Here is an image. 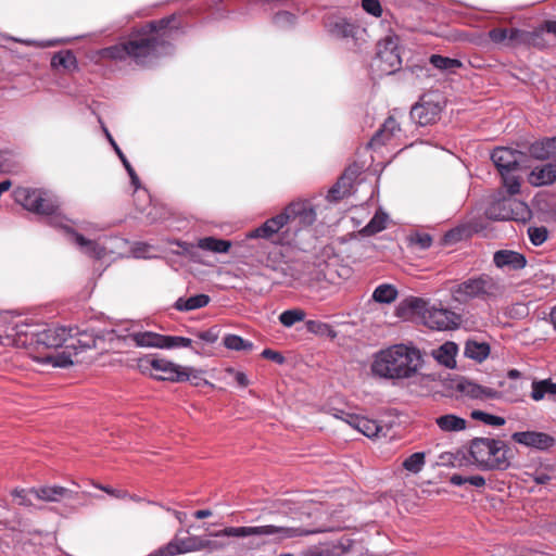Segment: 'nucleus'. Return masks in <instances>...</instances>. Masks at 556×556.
<instances>
[{"instance_id":"f257e3e1","label":"nucleus","mask_w":556,"mask_h":556,"mask_svg":"<svg viewBox=\"0 0 556 556\" xmlns=\"http://www.w3.org/2000/svg\"><path fill=\"white\" fill-rule=\"evenodd\" d=\"M321 530L314 527L304 526H255V527H226L222 530L211 533L214 540L199 535H190L185 539L179 538L181 554L207 551L215 552L225 549L229 543L223 538H248V536H266L268 542L280 543L288 539L304 536L320 532Z\"/></svg>"},{"instance_id":"f03ea898","label":"nucleus","mask_w":556,"mask_h":556,"mask_svg":"<svg viewBox=\"0 0 556 556\" xmlns=\"http://www.w3.org/2000/svg\"><path fill=\"white\" fill-rule=\"evenodd\" d=\"M174 20V16H168L152 21L139 30L131 33L126 40L129 59L137 64L143 65L149 60L159 56L169 45L172 34L169 24Z\"/></svg>"},{"instance_id":"7ed1b4c3","label":"nucleus","mask_w":556,"mask_h":556,"mask_svg":"<svg viewBox=\"0 0 556 556\" xmlns=\"http://www.w3.org/2000/svg\"><path fill=\"white\" fill-rule=\"evenodd\" d=\"M421 363L422 356L418 349L395 344L376 355L371 370L386 379H407L416 375Z\"/></svg>"},{"instance_id":"20e7f679","label":"nucleus","mask_w":556,"mask_h":556,"mask_svg":"<svg viewBox=\"0 0 556 556\" xmlns=\"http://www.w3.org/2000/svg\"><path fill=\"white\" fill-rule=\"evenodd\" d=\"M469 454L482 470H506L514 457L506 442L491 438H475L470 441Z\"/></svg>"},{"instance_id":"39448f33","label":"nucleus","mask_w":556,"mask_h":556,"mask_svg":"<svg viewBox=\"0 0 556 556\" xmlns=\"http://www.w3.org/2000/svg\"><path fill=\"white\" fill-rule=\"evenodd\" d=\"M504 291L505 287L500 278L480 274L454 286L451 294L456 302L467 303L473 299L495 300L502 296Z\"/></svg>"},{"instance_id":"423d86ee","label":"nucleus","mask_w":556,"mask_h":556,"mask_svg":"<svg viewBox=\"0 0 556 556\" xmlns=\"http://www.w3.org/2000/svg\"><path fill=\"white\" fill-rule=\"evenodd\" d=\"M280 214L287 226V237H291L292 242L301 230L311 227L317 218L315 206L308 200L292 201Z\"/></svg>"},{"instance_id":"0eeeda50","label":"nucleus","mask_w":556,"mask_h":556,"mask_svg":"<svg viewBox=\"0 0 556 556\" xmlns=\"http://www.w3.org/2000/svg\"><path fill=\"white\" fill-rule=\"evenodd\" d=\"M73 339L66 343V350H73L71 352H62L47 356H38L37 363L51 365L52 367L66 368L73 365L72 355H76L78 351L91 349L96 346V339L92 334L87 331H79L77 327H73Z\"/></svg>"},{"instance_id":"6e6552de","label":"nucleus","mask_w":556,"mask_h":556,"mask_svg":"<svg viewBox=\"0 0 556 556\" xmlns=\"http://www.w3.org/2000/svg\"><path fill=\"white\" fill-rule=\"evenodd\" d=\"M376 61L379 71L390 75L399 71L402 66L400 53V38L392 34L387 35L377 43Z\"/></svg>"},{"instance_id":"1a4fd4ad","label":"nucleus","mask_w":556,"mask_h":556,"mask_svg":"<svg viewBox=\"0 0 556 556\" xmlns=\"http://www.w3.org/2000/svg\"><path fill=\"white\" fill-rule=\"evenodd\" d=\"M72 327L37 323V345L47 349H58L73 339Z\"/></svg>"},{"instance_id":"9d476101","label":"nucleus","mask_w":556,"mask_h":556,"mask_svg":"<svg viewBox=\"0 0 556 556\" xmlns=\"http://www.w3.org/2000/svg\"><path fill=\"white\" fill-rule=\"evenodd\" d=\"M286 227L285 220L279 213L252 230L249 237L263 238L275 244H291L292 240L291 237H287Z\"/></svg>"},{"instance_id":"9b49d317","label":"nucleus","mask_w":556,"mask_h":556,"mask_svg":"<svg viewBox=\"0 0 556 556\" xmlns=\"http://www.w3.org/2000/svg\"><path fill=\"white\" fill-rule=\"evenodd\" d=\"M329 413L337 419L346 422L352 428L358 430L361 433L368 438H377L383 428L372 419L345 412L339 408H330Z\"/></svg>"},{"instance_id":"f8f14e48","label":"nucleus","mask_w":556,"mask_h":556,"mask_svg":"<svg viewBox=\"0 0 556 556\" xmlns=\"http://www.w3.org/2000/svg\"><path fill=\"white\" fill-rule=\"evenodd\" d=\"M442 108L439 101L427 96L420 98L419 102L410 110L412 119L419 126H427L439 121Z\"/></svg>"},{"instance_id":"ddd939ff","label":"nucleus","mask_w":556,"mask_h":556,"mask_svg":"<svg viewBox=\"0 0 556 556\" xmlns=\"http://www.w3.org/2000/svg\"><path fill=\"white\" fill-rule=\"evenodd\" d=\"M362 168L358 164L353 163L349 165L343 174L339 177L338 181L329 189L327 200L330 202H338L352 192L353 184L359 176Z\"/></svg>"},{"instance_id":"4468645a","label":"nucleus","mask_w":556,"mask_h":556,"mask_svg":"<svg viewBox=\"0 0 556 556\" xmlns=\"http://www.w3.org/2000/svg\"><path fill=\"white\" fill-rule=\"evenodd\" d=\"M422 321L433 330H451L458 326L459 317L446 308L431 307L422 313Z\"/></svg>"},{"instance_id":"2eb2a0df","label":"nucleus","mask_w":556,"mask_h":556,"mask_svg":"<svg viewBox=\"0 0 556 556\" xmlns=\"http://www.w3.org/2000/svg\"><path fill=\"white\" fill-rule=\"evenodd\" d=\"M37 215H46L59 226H63V222L66 220L65 216L61 213L56 195L46 189L37 190Z\"/></svg>"},{"instance_id":"dca6fc26","label":"nucleus","mask_w":556,"mask_h":556,"mask_svg":"<svg viewBox=\"0 0 556 556\" xmlns=\"http://www.w3.org/2000/svg\"><path fill=\"white\" fill-rule=\"evenodd\" d=\"M523 159L525 154L522 152L504 147L494 149L491 154V160L500 174L517 170L521 167Z\"/></svg>"},{"instance_id":"f3484780","label":"nucleus","mask_w":556,"mask_h":556,"mask_svg":"<svg viewBox=\"0 0 556 556\" xmlns=\"http://www.w3.org/2000/svg\"><path fill=\"white\" fill-rule=\"evenodd\" d=\"M511 439L518 444L540 451L548 450L555 444V439L552 435L540 431L514 432Z\"/></svg>"},{"instance_id":"a211bd4d","label":"nucleus","mask_w":556,"mask_h":556,"mask_svg":"<svg viewBox=\"0 0 556 556\" xmlns=\"http://www.w3.org/2000/svg\"><path fill=\"white\" fill-rule=\"evenodd\" d=\"M352 541L340 540L312 545L301 552V556H342L351 548Z\"/></svg>"},{"instance_id":"6ab92c4d","label":"nucleus","mask_w":556,"mask_h":556,"mask_svg":"<svg viewBox=\"0 0 556 556\" xmlns=\"http://www.w3.org/2000/svg\"><path fill=\"white\" fill-rule=\"evenodd\" d=\"M154 364V374L153 378L156 380H167L172 382H182L187 381L188 376L182 372V366H179L168 359L157 358Z\"/></svg>"},{"instance_id":"aec40b11","label":"nucleus","mask_w":556,"mask_h":556,"mask_svg":"<svg viewBox=\"0 0 556 556\" xmlns=\"http://www.w3.org/2000/svg\"><path fill=\"white\" fill-rule=\"evenodd\" d=\"M457 391L462 394L476 400H484V399H500L502 394L500 391H496L492 388L483 387L478 383H475L470 380H460L456 386Z\"/></svg>"},{"instance_id":"412c9836","label":"nucleus","mask_w":556,"mask_h":556,"mask_svg":"<svg viewBox=\"0 0 556 556\" xmlns=\"http://www.w3.org/2000/svg\"><path fill=\"white\" fill-rule=\"evenodd\" d=\"M525 30L519 28H492L489 38L496 45L516 47L522 45Z\"/></svg>"},{"instance_id":"4be33fe9","label":"nucleus","mask_w":556,"mask_h":556,"mask_svg":"<svg viewBox=\"0 0 556 556\" xmlns=\"http://www.w3.org/2000/svg\"><path fill=\"white\" fill-rule=\"evenodd\" d=\"M493 262L497 268H508L510 270L522 269L527 260L523 254L511 250H500L494 253Z\"/></svg>"},{"instance_id":"5701e85b","label":"nucleus","mask_w":556,"mask_h":556,"mask_svg":"<svg viewBox=\"0 0 556 556\" xmlns=\"http://www.w3.org/2000/svg\"><path fill=\"white\" fill-rule=\"evenodd\" d=\"M401 131L400 124L393 116H389L381 127L376 131L370 141L368 142V147L376 149L381 146L388 143L392 138L396 136L397 132Z\"/></svg>"},{"instance_id":"b1692460","label":"nucleus","mask_w":556,"mask_h":556,"mask_svg":"<svg viewBox=\"0 0 556 556\" xmlns=\"http://www.w3.org/2000/svg\"><path fill=\"white\" fill-rule=\"evenodd\" d=\"M528 181L534 187L549 186L556 181V163L548 162L535 166L528 176Z\"/></svg>"},{"instance_id":"393cba45","label":"nucleus","mask_w":556,"mask_h":556,"mask_svg":"<svg viewBox=\"0 0 556 556\" xmlns=\"http://www.w3.org/2000/svg\"><path fill=\"white\" fill-rule=\"evenodd\" d=\"M528 153L535 160L556 163V137L535 141L529 147Z\"/></svg>"},{"instance_id":"a878e982","label":"nucleus","mask_w":556,"mask_h":556,"mask_svg":"<svg viewBox=\"0 0 556 556\" xmlns=\"http://www.w3.org/2000/svg\"><path fill=\"white\" fill-rule=\"evenodd\" d=\"M314 264L304 261H292L282 269L286 276H289L296 285L306 287L308 281L307 274H313Z\"/></svg>"},{"instance_id":"bb28decb","label":"nucleus","mask_w":556,"mask_h":556,"mask_svg":"<svg viewBox=\"0 0 556 556\" xmlns=\"http://www.w3.org/2000/svg\"><path fill=\"white\" fill-rule=\"evenodd\" d=\"M138 348L164 349L165 336L152 331L131 332L127 337Z\"/></svg>"},{"instance_id":"cd10ccee","label":"nucleus","mask_w":556,"mask_h":556,"mask_svg":"<svg viewBox=\"0 0 556 556\" xmlns=\"http://www.w3.org/2000/svg\"><path fill=\"white\" fill-rule=\"evenodd\" d=\"M328 33L339 39L354 37L356 27L343 17H329L326 22Z\"/></svg>"},{"instance_id":"c85d7f7f","label":"nucleus","mask_w":556,"mask_h":556,"mask_svg":"<svg viewBox=\"0 0 556 556\" xmlns=\"http://www.w3.org/2000/svg\"><path fill=\"white\" fill-rule=\"evenodd\" d=\"M457 345L454 342L447 341L440 348L432 351V356L437 362L447 368H454L456 365L455 356L457 354Z\"/></svg>"},{"instance_id":"c756f323","label":"nucleus","mask_w":556,"mask_h":556,"mask_svg":"<svg viewBox=\"0 0 556 556\" xmlns=\"http://www.w3.org/2000/svg\"><path fill=\"white\" fill-rule=\"evenodd\" d=\"M71 494L68 489L61 485H41L37 489V500L45 502L59 503Z\"/></svg>"},{"instance_id":"7c9ffc66","label":"nucleus","mask_w":556,"mask_h":556,"mask_svg":"<svg viewBox=\"0 0 556 556\" xmlns=\"http://www.w3.org/2000/svg\"><path fill=\"white\" fill-rule=\"evenodd\" d=\"M211 299L207 294H197L188 299L179 298L174 307L180 312H189L198 308H202L210 303Z\"/></svg>"},{"instance_id":"2f4dec72","label":"nucleus","mask_w":556,"mask_h":556,"mask_svg":"<svg viewBox=\"0 0 556 556\" xmlns=\"http://www.w3.org/2000/svg\"><path fill=\"white\" fill-rule=\"evenodd\" d=\"M97 53L101 60L125 61L129 59L127 41L119 42L108 48H103L99 50Z\"/></svg>"},{"instance_id":"473e14b6","label":"nucleus","mask_w":556,"mask_h":556,"mask_svg":"<svg viewBox=\"0 0 556 556\" xmlns=\"http://www.w3.org/2000/svg\"><path fill=\"white\" fill-rule=\"evenodd\" d=\"M435 424L444 432L462 431L466 428V420L452 414L438 417Z\"/></svg>"},{"instance_id":"72a5a7b5","label":"nucleus","mask_w":556,"mask_h":556,"mask_svg":"<svg viewBox=\"0 0 556 556\" xmlns=\"http://www.w3.org/2000/svg\"><path fill=\"white\" fill-rule=\"evenodd\" d=\"M14 201L29 213H35V191L30 188L17 187L13 191Z\"/></svg>"},{"instance_id":"f704fd0d","label":"nucleus","mask_w":556,"mask_h":556,"mask_svg":"<svg viewBox=\"0 0 556 556\" xmlns=\"http://www.w3.org/2000/svg\"><path fill=\"white\" fill-rule=\"evenodd\" d=\"M198 247L202 250L215 253H227L231 247V242L214 237H205L199 240Z\"/></svg>"},{"instance_id":"c9c22d12","label":"nucleus","mask_w":556,"mask_h":556,"mask_svg":"<svg viewBox=\"0 0 556 556\" xmlns=\"http://www.w3.org/2000/svg\"><path fill=\"white\" fill-rule=\"evenodd\" d=\"M490 354V346L488 343H479L477 341H467L465 346V355L471 359L482 362Z\"/></svg>"},{"instance_id":"e433bc0d","label":"nucleus","mask_w":556,"mask_h":556,"mask_svg":"<svg viewBox=\"0 0 556 556\" xmlns=\"http://www.w3.org/2000/svg\"><path fill=\"white\" fill-rule=\"evenodd\" d=\"M102 129L108 138V140L110 141V143L112 144V147L114 148L116 154L118 155L119 160L122 161L123 165L125 166L128 175L130 176V179H131V184L138 188L139 186V177L137 176L135 169L132 168V166L130 165V163L128 162V160L126 159V156L124 155V153L122 152V150L119 149V147L116 144V142L114 141L113 137L111 136V134L109 132L108 128L102 125Z\"/></svg>"},{"instance_id":"4c0bfd02","label":"nucleus","mask_w":556,"mask_h":556,"mask_svg":"<svg viewBox=\"0 0 556 556\" xmlns=\"http://www.w3.org/2000/svg\"><path fill=\"white\" fill-rule=\"evenodd\" d=\"M397 298V290L393 285L383 283L378 286L374 293L372 299L378 303L390 304Z\"/></svg>"},{"instance_id":"58836bf2","label":"nucleus","mask_w":556,"mask_h":556,"mask_svg":"<svg viewBox=\"0 0 556 556\" xmlns=\"http://www.w3.org/2000/svg\"><path fill=\"white\" fill-rule=\"evenodd\" d=\"M546 394H556V383L552 382L549 379L532 382L531 397L534 401H541Z\"/></svg>"},{"instance_id":"ea45409f","label":"nucleus","mask_w":556,"mask_h":556,"mask_svg":"<svg viewBox=\"0 0 556 556\" xmlns=\"http://www.w3.org/2000/svg\"><path fill=\"white\" fill-rule=\"evenodd\" d=\"M430 64H432L435 68L445 71V72H455L456 68L463 66L462 62L457 59H451L447 56H443L440 54H432L429 59Z\"/></svg>"},{"instance_id":"a19ab883","label":"nucleus","mask_w":556,"mask_h":556,"mask_svg":"<svg viewBox=\"0 0 556 556\" xmlns=\"http://www.w3.org/2000/svg\"><path fill=\"white\" fill-rule=\"evenodd\" d=\"M388 215L382 212H377L370 222L361 230L364 236H372L382 231L387 227Z\"/></svg>"},{"instance_id":"79ce46f5","label":"nucleus","mask_w":556,"mask_h":556,"mask_svg":"<svg viewBox=\"0 0 556 556\" xmlns=\"http://www.w3.org/2000/svg\"><path fill=\"white\" fill-rule=\"evenodd\" d=\"M306 329L308 332L320 336L328 337L330 339H334L337 337V331L329 325L319 320H307Z\"/></svg>"},{"instance_id":"37998d69","label":"nucleus","mask_w":556,"mask_h":556,"mask_svg":"<svg viewBox=\"0 0 556 556\" xmlns=\"http://www.w3.org/2000/svg\"><path fill=\"white\" fill-rule=\"evenodd\" d=\"M51 66L53 68L71 70L76 67V58L71 51H61L52 56Z\"/></svg>"},{"instance_id":"c03bdc74","label":"nucleus","mask_w":556,"mask_h":556,"mask_svg":"<svg viewBox=\"0 0 556 556\" xmlns=\"http://www.w3.org/2000/svg\"><path fill=\"white\" fill-rule=\"evenodd\" d=\"M315 269H312L313 274H307V288H314L316 285L324 280H330L328 273L325 270L328 265L325 262L313 263Z\"/></svg>"},{"instance_id":"a18cd8bd","label":"nucleus","mask_w":556,"mask_h":556,"mask_svg":"<svg viewBox=\"0 0 556 556\" xmlns=\"http://www.w3.org/2000/svg\"><path fill=\"white\" fill-rule=\"evenodd\" d=\"M426 455L424 452H416L404 459L402 466L409 472L418 473L425 466Z\"/></svg>"},{"instance_id":"49530a36","label":"nucleus","mask_w":556,"mask_h":556,"mask_svg":"<svg viewBox=\"0 0 556 556\" xmlns=\"http://www.w3.org/2000/svg\"><path fill=\"white\" fill-rule=\"evenodd\" d=\"M425 309L429 308L427 307V302L421 298H408L404 300L399 307L400 312L410 311L421 317Z\"/></svg>"},{"instance_id":"de8ad7c7","label":"nucleus","mask_w":556,"mask_h":556,"mask_svg":"<svg viewBox=\"0 0 556 556\" xmlns=\"http://www.w3.org/2000/svg\"><path fill=\"white\" fill-rule=\"evenodd\" d=\"M306 313L301 308H293L282 312L279 315V321L285 327H292L294 324L305 319Z\"/></svg>"},{"instance_id":"09e8293b","label":"nucleus","mask_w":556,"mask_h":556,"mask_svg":"<svg viewBox=\"0 0 556 556\" xmlns=\"http://www.w3.org/2000/svg\"><path fill=\"white\" fill-rule=\"evenodd\" d=\"M543 31L539 28L533 31H526L523 34L522 45L533 46L539 49H544L548 47V43L543 37Z\"/></svg>"},{"instance_id":"8fccbe9b","label":"nucleus","mask_w":556,"mask_h":556,"mask_svg":"<svg viewBox=\"0 0 556 556\" xmlns=\"http://www.w3.org/2000/svg\"><path fill=\"white\" fill-rule=\"evenodd\" d=\"M224 345L229 350L235 351H250L253 348V343L242 339L237 334H227L224 338Z\"/></svg>"},{"instance_id":"3c124183","label":"nucleus","mask_w":556,"mask_h":556,"mask_svg":"<svg viewBox=\"0 0 556 556\" xmlns=\"http://www.w3.org/2000/svg\"><path fill=\"white\" fill-rule=\"evenodd\" d=\"M181 554L179 538L175 535L167 544L155 549L148 556H176Z\"/></svg>"},{"instance_id":"603ef678","label":"nucleus","mask_w":556,"mask_h":556,"mask_svg":"<svg viewBox=\"0 0 556 556\" xmlns=\"http://www.w3.org/2000/svg\"><path fill=\"white\" fill-rule=\"evenodd\" d=\"M471 418L475 420H480L484 422L485 425L490 426H503L505 425V419L500 416L491 415L489 413L482 412V410H472L470 414Z\"/></svg>"},{"instance_id":"864d4df0","label":"nucleus","mask_w":556,"mask_h":556,"mask_svg":"<svg viewBox=\"0 0 556 556\" xmlns=\"http://www.w3.org/2000/svg\"><path fill=\"white\" fill-rule=\"evenodd\" d=\"M513 172H505L504 174H501L503 179V185L507 189L508 193L510 195L517 194L520 191V182L518 177L514 176L511 174Z\"/></svg>"},{"instance_id":"5fc2aeb1","label":"nucleus","mask_w":556,"mask_h":556,"mask_svg":"<svg viewBox=\"0 0 556 556\" xmlns=\"http://www.w3.org/2000/svg\"><path fill=\"white\" fill-rule=\"evenodd\" d=\"M192 343V340L185 337L178 336H165L164 349L173 348H188Z\"/></svg>"},{"instance_id":"6e6d98bb","label":"nucleus","mask_w":556,"mask_h":556,"mask_svg":"<svg viewBox=\"0 0 556 556\" xmlns=\"http://www.w3.org/2000/svg\"><path fill=\"white\" fill-rule=\"evenodd\" d=\"M156 357L151 356H143L137 359V368L140 370L143 375H149L153 378L154 374L152 370H154V364L156 362Z\"/></svg>"},{"instance_id":"4d7b16f0","label":"nucleus","mask_w":556,"mask_h":556,"mask_svg":"<svg viewBox=\"0 0 556 556\" xmlns=\"http://www.w3.org/2000/svg\"><path fill=\"white\" fill-rule=\"evenodd\" d=\"M182 372L188 376L187 381H191L194 386H200L201 383L207 384V381L202 377V370L192 367H182Z\"/></svg>"},{"instance_id":"13d9d810","label":"nucleus","mask_w":556,"mask_h":556,"mask_svg":"<svg viewBox=\"0 0 556 556\" xmlns=\"http://www.w3.org/2000/svg\"><path fill=\"white\" fill-rule=\"evenodd\" d=\"M531 242L534 245L542 244L547 239V231L545 228L532 227L528 230Z\"/></svg>"},{"instance_id":"bf43d9fd","label":"nucleus","mask_w":556,"mask_h":556,"mask_svg":"<svg viewBox=\"0 0 556 556\" xmlns=\"http://www.w3.org/2000/svg\"><path fill=\"white\" fill-rule=\"evenodd\" d=\"M363 9L375 17L382 15V8L379 0H362Z\"/></svg>"},{"instance_id":"052dcab7","label":"nucleus","mask_w":556,"mask_h":556,"mask_svg":"<svg viewBox=\"0 0 556 556\" xmlns=\"http://www.w3.org/2000/svg\"><path fill=\"white\" fill-rule=\"evenodd\" d=\"M64 228V230L66 231V233H68L73 241L80 248V249H84L86 245H90L92 247V240H89L87 238H85L83 235L78 233L77 231H75L73 228L71 227H67L65 225L62 226Z\"/></svg>"},{"instance_id":"680f3d73","label":"nucleus","mask_w":556,"mask_h":556,"mask_svg":"<svg viewBox=\"0 0 556 556\" xmlns=\"http://www.w3.org/2000/svg\"><path fill=\"white\" fill-rule=\"evenodd\" d=\"M219 336V329L217 327H211L205 331L197 332V337L206 342V343H215Z\"/></svg>"},{"instance_id":"e2e57ef3","label":"nucleus","mask_w":556,"mask_h":556,"mask_svg":"<svg viewBox=\"0 0 556 556\" xmlns=\"http://www.w3.org/2000/svg\"><path fill=\"white\" fill-rule=\"evenodd\" d=\"M294 21L295 16L288 11L278 12L274 17V22L279 26L293 25Z\"/></svg>"},{"instance_id":"0e129e2a","label":"nucleus","mask_w":556,"mask_h":556,"mask_svg":"<svg viewBox=\"0 0 556 556\" xmlns=\"http://www.w3.org/2000/svg\"><path fill=\"white\" fill-rule=\"evenodd\" d=\"M96 488L102 490L103 492H105L106 494L113 496V497H116V498H126L128 496V492L126 490H122V489H113L109 485H102V484H94Z\"/></svg>"},{"instance_id":"69168bd1","label":"nucleus","mask_w":556,"mask_h":556,"mask_svg":"<svg viewBox=\"0 0 556 556\" xmlns=\"http://www.w3.org/2000/svg\"><path fill=\"white\" fill-rule=\"evenodd\" d=\"M262 357H264L266 359H269V361H273V362H275L276 364H279V365H282L286 362L285 356L280 352L274 351V350H270V349H265L262 352Z\"/></svg>"},{"instance_id":"338daca9","label":"nucleus","mask_w":556,"mask_h":556,"mask_svg":"<svg viewBox=\"0 0 556 556\" xmlns=\"http://www.w3.org/2000/svg\"><path fill=\"white\" fill-rule=\"evenodd\" d=\"M33 492V489L29 491V493ZM13 498L18 505H30L31 501L28 498V492L25 490H14Z\"/></svg>"},{"instance_id":"774afa93","label":"nucleus","mask_w":556,"mask_h":556,"mask_svg":"<svg viewBox=\"0 0 556 556\" xmlns=\"http://www.w3.org/2000/svg\"><path fill=\"white\" fill-rule=\"evenodd\" d=\"M83 250L85 253L96 258H100L103 255V249L100 248L96 241H92V247L86 245Z\"/></svg>"}]
</instances>
